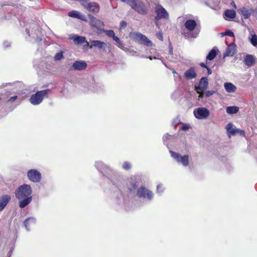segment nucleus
I'll use <instances>...</instances> for the list:
<instances>
[{
    "label": "nucleus",
    "mask_w": 257,
    "mask_h": 257,
    "mask_svg": "<svg viewBox=\"0 0 257 257\" xmlns=\"http://www.w3.org/2000/svg\"><path fill=\"white\" fill-rule=\"evenodd\" d=\"M92 46L99 48H102L105 45V43L99 40H93L91 42Z\"/></svg>",
    "instance_id": "nucleus-26"
},
{
    "label": "nucleus",
    "mask_w": 257,
    "mask_h": 257,
    "mask_svg": "<svg viewBox=\"0 0 257 257\" xmlns=\"http://www.w3.org/2000/svg\"><path fill=\"white\" fill-rule=\"evenodd\" d=\"M127 25L125 21H121L120 24V26L121 28H125Z\"/></svg>",
    "instance_id": "nucleus-40"
},
{
    "label": "nucleus",
    "mask_w": 257,
    "mask_h": 257,
    "mask_svg": "<svg viewBox=\"0 0 257 257\" xmlns=\"http://www.w3.org/2000/svg\"><path fill=\"white\" fill-rule=\"evenodd\" d=\"M184 76L187 79H192L196 77L197 74L194 68L191 67L185 71Z\"/></svg>",
    "instance_id": "nucleus-19"
},
{
    "label": "nucleus",
    "mask_w": 257,
    "mask_h": 257,
    "mask_svg": "<svg viewBox=\"0 0 257 257\" xmlns=\"http://www.w3.org/2000/svg\"><path fill=\"white\" fill-rule=\"evenodd\" d=\"M253 15H257V9L252 10V13Z\"/></svg>",
    "instance_id": "nucleus-43"
},
{
    "label": "nucleus",
    "mask_w": 257,
    "mask_h": 257,
    "mask_svg": "<svg viewBox=\"0 0 257 257\" xmlns=\"http://www.w3.org/2000/svg\"><path fill=\"white\" fill-rule=\"evenodd\" d=\"M209 110L205 107H200L194 110V114L198 119H205L209 115Z\"/></svg>",
    "instance_id": "nucleus-10"
},
{
    "label": "nucleus",
    "mask_w": 257,
    "mask_h": 257,
    "mask_svg": "<svg viewBox=\"0 0 257 257\" xmlns=\"http://www.w3.org/2000/svg\"><path fill=\"white\" fill-rule=\"evenodd\" d=\"M206 69L207 70L208 74H211L212 73V70H211V69L210 68H209L208 67H207V68Z\"/></svg>",
    "instance_id": "nucleus-42"
},
{
    "label": "nucleus",
    "mask_w": 257,
    "mask_h": 257,
    "mask_svg": "<svg viewBox=\"0 0 257 257\" xmlns=\"http://www.w3.org/2000/svg\"><path fill=\"white\" fill-rule=\"evenodd\" d=\"M113 40L114 41H115L116 43V45L117 46L120 48V49H123L124 48V46L122 43V42L120 41V40L119 39L118 37H117V36L114 38V39H113Z\"/></svg>",
    "instance_id": "nucleus-31"
},
{
    "label": "nucleus",
    "mask_w": 257,
    "mask_h": 257,
    "mask_svg": "<svg viewBox=\"0 0 257 257\" xmlns=\"http://www.w3.org/2000/svg\"><path fill=\"white\" fill-rule=\"evenodd\" d=\"M51 91L49 89H45L38 91L35 94L32 95L31 96H47L49 94V92Z\"/></svg>",
    "instance_id": "nucleus-25"
},
{
    "label": "nucleus",
    "mask_w": 257,
    "mask_h": 257,
    "mask_svg": "<svg viewBox=\"0 0 257 257\" xmlns=\"http://www.w3.org/2000/svg\"><path fill=\"white\" fill-rule=\"evenodd\" d=\"M135 39L140 43L144 44L147 46H152V42L145 35L140 33H136L135 34Z\"/></svg>",
    "instance_id": "nucleus-11"
},
{
    "label": "nucleus",
    "mask_w": 257,
    "mask_h": 257,
    "mask_svg": "<svg viewBox=\"0 0 257 257\" xmlns=\"http://www.w3.org/2000/svg\"><path fill=\"white\" fill-rule=\"evenodd\" d=\"M171 156L174 158L177 162L182 163L184 166H187L189 164V156L184 155L181 156L178 153L170 151Z\"/></svg>",
    "instance_id": "nucleus-9"
},
{
    "label": "nucleus",
    "mask_w": 257,
    "mask_h": 257,
    "mask_svg": "<svg viewBox=\"0 0 257 257\" xmlns=\"http://www.w3.org/2000/svg\"><path fill=\"white\" fill-rule=\"evenodd\" d=\"M157 37L160 40L163 41V37L162 33L161 32H159L156 34Z\"/></svg>",
    "instance_id": "nucleus-37"
},
{
    "label": "nucleus",
    "mask_w": 257,
    "mask_h": 257,
    "mask_svg": "<svg viewBox=\"0 0 257 257\" xmlns=\"http://www.w3.org/2000/svg\"><path fill=\"white\" fill-rule=\"evenodd\" d=\"M239 110V107L236 106H228L226 108V112L228 114H235Z\"/></svg>",
    "instance_id": "nucleus-28"
},
{
    "label": "nucleus",
    "mask_w": 257,
    "mask_h": 257,
    "mask_svg": "<svg viewBox=\"0 0 257 257\" xmlns=\"http://www.w3.org/2000/svg\"><path fill=\"white\" fill-rule=\"evenodd\" d=\"M11 200L10 196L5 195L0 197V211L3 210Z\"/></svg>",
    "instance_id": "nucleus-17"
},
{
    "label": "nucleus",
    "mask_w": 257,
    "mask_h": 257,
    "mask_svg": "<svg viewBox=\"0 0 257 257\" xmlns=\"http://www.w3.org/2000/svg\"><path fill=\"white\" fill-rule=\"evenodd\" d=\"M149 58L150 60H152V58L151 56L149 57Z\"/></svg>",
    "instance_id": "nucleus-47"
},
{
    "label": "nucleus",
    "mask_w": 257,
    "mask_h": 257,
    "mask_svg": "<svg viewBox=\"0 0 257 257\" xmlns=\"http://www.w3.org/2000/svg\"><path fill=\"white\" fill-rule=\"evenodd\" d=\"M208 84V79L206 77H202L198 86H195V90L199 94L198 96H203L204 92L207 88Z\"/></svg>",
    "instance_id": "nucleus-6"
},
{
    "label": "nucleus",
    "mask_w": 257,
    "mask_h": 257,
    "mask_svg": "<svg viewBox=\"0 0 257 257\" xmlns=\"http://www.w3.org/2000/svg\"><path fill=\"white\" fill-rule=\"evenodd\" d=\"M238 11L244 19H247L250 17L252 13V9H247L246 8L243 7L240 9Z\"/></svg>",
    "instance_id": "nucleus-16"
},
{
    "label": "nucleus",
    "mask_w": 257,
    "mask_h": 257,
    "mask_svg": "<svg viewBox=\"0 0 257 257\" xmlns=\"http://www.w3.org/2000/svg\"><path fill=\"white\" fill-rule=\"evenodd\" d=\"M31 187L28 184L21 185L16 190V197L18 199L21 200L19 203L20 207L24 208L31 202Z\"/></svg>",
    "instance_id": "nucleus-1"
},
{
    "label": "nucleus",
    "mask_w": 257,
    "mask_h": 257,
    "mask_svg": "<svg viewBox=\"0 0 257 257\" xmlns=\"http://www.w3.org/2000/svg\"><path fill=\"white\" fill-rule=\"evenodd\" d=\"M189 128V125L187 124H183L180 129L182 131H186L188 130Z\"/></svg>",
    "instance_id": "nucleus-39"
},
{
    "label": "nucleus",
    "mask_w": 257,
    "mask_h": 257,
    "mask_svg": "<svg viewBox=\"0 0 257 257\" xmlns=\"http://www.w3.org/2000/svg\"><path fill=\"white\" fill-rule=\"evenodd\" d=\"M199 32L200 30L197 29L194 33L191 34V37L196 38L199 34Z\"/></svg>",
    "instance_id": "nucleus-38"
},
{
    "label": "nucleus",
    "mask_w": 257,
    "mask_h": 257,
    "mask_svg": "<svg viewBox=\"0 0 257 257\" xmlns=\"http://www.w3.org/2000/svg\"><path fill=\"white\" fill-rule=\"evenodd\" d=\"M86 67L87 64L84 61H76L73 63V65L71 67V69L72 70L81 71L85 69Z\"/></svg>",
    "instance_id": "nucleus-13"
},
{
    "label": "nucleus",
    "mask_w": 257,
    "mask_h": 257,
    "mask_svg": "<svg viewBox=\"0 0 257 257\" xmlns=\"http://www.w3.org/2000/svg\"><path fill=\"white\" fill-rule=\"evenodd\" d=\"M43 98V97H30L29 101L32 104L37 105L42 101Z\"/></svg>",
    "instance_id": "nucleus-29"
},
{
    "label": "nucleus",
    "mask_w": 257,
    "mask_h": 257,
    "mask_svg": "<svg viewBox=\"0 0 257 257\" xmlns=\"http://www.w3.org/2000/svg\"><path fill=\"white\" fill-rule=\"evenodd\" d=\"M122 167L124 169L128 170L131 168V165L129 162H125L123 164Z\"/></svg>",
    "instance_id": "nucleus-34"
},
{
    "label": "nucleus",
    "mask_w": 257,
    "mask_h": 257,
    "mask_svg": "<svg viewBox=\"0 0 257 257\" xmlns=\"http://www.w3.org/2000/svg\"><path fill=\"white\" fill-rule=\"evenodd\" d=\"M224 35H227L230 37H234V33L231 30H228L223 33Z\"/></svg>",
    "instance_id": "nucleus-36"
},
{
    "label": "nucleus",
    "mask_w": 257,
    "mask_h": 257,
    "mask_svg": "<svg viewBox=\"0 0 257 257\" xmlns=\"http://www.w3.org/2000/svg\"><path fill=\"white\" fill-rule=\"evenodd\" d=\"M200 65L202 67H203V68H207V66L206 65V64H205L203 62H202L200 64Z\"/></svg>",
    "instance_id": "nucleus-41"
},
{
    "label": "nucleus",
    "mask_w": 257,
    "mask_h": 257,
    "mask_svg": "<svg viewBox=\"0 0 257 257\" xmlns=\"http://www.w3.org/2000/svg\"><path fill=\"white\" fill-rule=\"evenodd\" d=\"M224 86L228 92H234L236 90V87L231 83L226 82L224 83Z\"/></svg>",
    "instance_id": "nucleus-22"
},
{
    "label": "nucleus",
    "mask_w": 257,
    "mask_h": 257,
    "mask_svg": "<svg viewBox=\"0 0 257 257\" xmlns=\"http://www.w3.org/2000/svg\"><path fill=\"white\" fill-rule=\"evenodd\" d=\"M88 17L89 18V25L92 29H95L99 34L104 31L103 30L104 24L102 21L96 19L91 14H88Z\"/></svg>",
    "instance_id": "nucleus-3"
},
{
    "label": "nucleus",
    "mask_w": 257,
    "mask_h": 257,
    "mask_svg": "<svg viewBox=\"0 0 257 257\" xmlns=\"http://www.w3.org/2000/svg\"><path fill=\"white\" fill-rule=\"evenodd\" d=\"M63 57V53L62 52H59L57 53L55 56L54 58L56 60H60Z\"/></svg>",
    "instance_id": "nucleus-35"
},
{
    "label": "nucleus",
    "mask_w": 257,
    "mask_h": 257,
    "mask_svg": "<svg viewBox=\"0 0 257 257\" xmlns=\"http://www.w3.org/2000/svg\"><path fill=\"white\" fill-rule=\"evenodd\" d=\"M231 5H232L234 8H236V5H235V3H234V2H232L231 3Z\"/></svg>",
    "instance_id": "nucleus-46"
},
{
    "label": "nucleus",
    "mask_w": 257,
    "mask_h": 257,
    "mask_svg": "<svg viewBox=\"0 0 257 257\" xmlns=\"http://www.w3.org/2000/svg\"><path fill=\"white\" fill-rule=\"evenodd\" d=\"M35 222V219L32 218L26 219L24 221V225L27 230H29L30 228L34 225Z\"/></svg>",
    "instance_id": "nucleus-23"
},
{
    "label": "nucleus",
    "mask_w": 257,
    "mask_h": 257,
    "mask_svg": "<svg viewBox=\"0 0 257 257\" xmlns=\"http://www.w3.org/2000/svg\"><path fill=\"white\" fill-rule=\"evenodd\" d=\"M226 131L228 133V137L230 138L231 136H234L238 133L241 136H244L245 135L244 131L240 129L233 128V124L229 123L226 126Z\"/></svg>",
    "instance_id": "nucleus-12"
},
{
    "label": "nucleus",
    "mask_w": 257,
    "mask_h": 257,
    "mask_svg": "<svg viewBox=\"0 0 257 257\" xmlns=\"http://www.w3.org/2000/svg\"><path fill=\"white\" fill-rule=\"evenodd\" d=\"M106 35L108 36L109 37H111L113 39V40L115 38L116 36L115 35L114 32L113 30H110L108 31H105Z\"/></svg>",
    "instance_id": "nucleus-32"
},
{
    "label": "nucleus",
    "mask_w": 257,
    "mask_h": 257,
    "mask_svg": "<svg viewBox=\"0 0 257 257\" xmlns=\"http://www.w3.org/2000/svg\"><path fill=\"white\" fill-rule=\"evenodd\" d=\"M73 40L75 44H83L86 41L85 38L83 36H75Z\"/></svg>",
    "instance_id": "nucleus-27"
},
{
    "label": "nucleus",
    "mask_w": 257,
    "mask_h": 257,
    "mask_svg": "<svg viewBox=\"0 0 257 257\" xmlns=\"http://www.w3.org/2000/svg\"><path fill=\"white\" fill-rule=\"evenodd\" d=\"M216 56V51L215 49H212L208 53L206 57L207 60H212Z\"/></svg>",
    "instance_id": "nucleus-30"
},
{
    "label": "nucleus",
    "mask_w": 257,
    "mask_h": 257,
    "mask_svg": "<svg viewBox=\"0 0 257 257\" xmlns=\"http://www.w3.org/2000/svg\"><path fill=\"white\" fill-rule=\"evenodd\" d=\"M244 61L246 66L251 67L255 64V59L253 56L248 54L245 56Z\"/></svg>",
    "instance_id": "nucleus-20"
},
{
    "label": "nucleus",
    "mask_w": 257,
    "mask_h": 257,
    "mask_svg": "<svg viewBox=\"0 0 257 257\" xmlns=\"http://www.w3.org/2000/svg\"><path fill=\"white\" fill-rule=\"evenodd\" d=\"M155 12L156 16L155 18V21H157L160 19H168L169 15L167 11L162 6L158 5L155 8Z\"/></svg>",
    "instance_id": "nucleus-5"
},
{
    "label": "nucleus",
    "mask_w": 257,
    "mask_h": 257,
    "mask_svg": "<svg viewBox=\"0 0 257 257\" xmlns=\"http://www.w3.org/2000/svg\"><path fill=\"white\" fill-rule=\"evenodd\" d=\"M137 194L140 198H147L149 200L153 197L152 192L144 186H141L138 189Z\"/></svg>",
    "instance_id": "nucleus-8"
},
{
    "label": "nucleus",
    "mask_w": 257,
    "mask_h": 257,
    "mask_svg": "<svg viewBox=\"0 0 257 257\" xmlns=\"http://www.w3.org/2000/svg\"><path fill=\"white\" fill-rule=\"evenodd\" d=\"M250 42L253 46H257V36L255 34L252 35L251 38L250 39Z\"/></svg>",
    "instance_id": "nucleus-33"
},
{
    "label": "nucleus",
    "mask_w": 257,
    "mask_h": 257,
    "mask_svg": "<svg viewBox=\"0 0 257 257\" xmlns=\"http://www.w3.org/2000/svg\"><path fill=\"white\" fill-rule=\"evenodd\" d=\"M236 46L235 44L234 43H232L229 44V45H228L226 51L225 55L228 56H232L234 55L236 52Z\"/></svg>",
    "instance_id": "nucleus-21"
},
{
    "label": "nucleus",
    "mask_w": 257,
    "mask_h": 257,
    "mask_svg": "<svg viewBox=\"0 0 257 257\" xmlns=\"http://www.w3.org/2000/svg\"><path fill=\"white\" fill-rule=\"evenodd\" d=\"M127 185L130 192H134L138 187V182L136 178H131Z\"/></svg>",
    "instance_id": "nucleus-14"
},
{
    "label": "nucleus",
    "mask_w": 257,
    "mask_h": 257,
    "mask_svg": "<svg viewBox=\"0 0 257 257\" xmlns=\"http://www.w3.org/2000/svg\"><path fill=\"white\" fill-rule=\"evenodd\" d=\"M224 16L229 19H234L236 17V12L232 10H227L224 12Z\"/></svg>",
    "instance_id": "nucleus-24"
},
{
    "label": "nucleus",
    "mask_w": 257,
    "mask_h": 257,
    "mask_svg": "<svg viewBox=\"0 0 257 257\" xmlns=\"http://www.w3.org/2000/svg\"><path fill=\"white\" fill-rule=\"evenodd\" d=\"M17 98V97H11V99L9 100V101H14L16 100V99Z\"/></svg>",
    "instance_id": "nucleus-44"
},
{
    "label": "nucleus",
    "mask_w": 257,
    "mask_h": 257,
    "mask_svg": "<svg viewBox=\"0 0 257 257\" xmlns=\"http://www.w3.org/2000/svg\"><path fill=\"white\" fill-rule=\"evenodd\" d=\"M130 6L141 15H145L148 13V10L145 4L141 0H131Z\"/></svg>",
    "instance_id": "nucleus-2"
},
{
    "label": "nucleus",
    "mask_w": 257,
    "mask_h": 257,
    "mask_svg": "<svg viewBox=\"0 0 257 257\" xmlns=\"http://www.w3.org/2000/svg\"><path fill=\"white\" fill-rule=\"evenodd\" d=\"M82 6L88 11L93 14H97L99 12L100 6L97 3H91L89 0H78Z\"/></svg>",
    "instance_id": "nucleus-4"
},
{
    "label": "nucleus",
    "mask_w": 257,
    "mask_h": 257,
    "mask_svg": "<svg viewBox=\"0 0 257 257\" xmlns=\"http://www.w3.org/2000/svg\"><path fill=\"white\" fill-rule=\"evenodd\" d=\"M215 92L212 91H208V93L207 94V95H212Z\"/></svg>",
    "instance_id": "nucleus-45"
},
{
    "label": "nucleus",
    "mask_w": 257,
    "mask_h": 257,
    "mask_svg": "<svg viewBox=\"0 0 257 257\" xmlns=\"http://www.w3.org/2000/svg\"><path fill=\"white\" fill-rule=\"evenodd\" d=\"M68 16L72 18H77L83 21H87L84 15L81 14L80 12L76 11H72L69 12Z\"/></svg>",
    "instance_id": "nucleus-18"
},
{
    "label": "nucleus",
    "mask_w": 257,
    "mask_h": 257,
    "mask_svg": "<svg viewBox=\"0 0 257 257\" xmlns=\"http://www.w3.org/2000/svg\"><path fill=\"white\" fill-rule=\"evenodd\" d=\"M160 186V185H158L157 186V188L158 189L159 188V187Z\"/></svg>",
    "instance_id": "nucleus-48"
},
{
    "label": "nucleus",
    "mask_w": 257,
    "mask_h": 257,
    "mask_svg": "<svg viewBox=\"0 0 257 257\" xmlns=\"http://www.w3.org/2000/svg\"><path fill=\"white\" fill-rule=\"evenodd\" d=\"M29 179L33 183H39L41 180V174L35 169H31L27 172Z\"/></svg>",
    "instance_id": "nucleus-7"
},
{
    "label": "nucleus",
    "mask_w": 257,
    "mask_h": 257,
    "mask_svg": "<svg viewBox=\"0 0 257 257\" xmlns=\"http://www.w3.org/2000/svg\"><path fill=\"white\" fill-rule=\"evenodd\" d=\"M184 26L188 30L192 32L195 30L197 26V24L194 20L189 19L185 22Z\"/></svg>",
    "instance_id": "nucleus-15"
}]
</instances>
